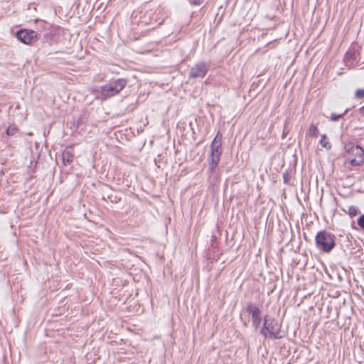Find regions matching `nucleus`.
Wrapping results in <instances>:
<instances>
[{"label": "nucleus", "mask_w": 364, "mask_h": 364, "mask_svg": "<svg viewBox=\"0 0 364 364\" xmlns=\"http://www.w3.org/2000/svg\"><path fill=\"white\" fill-rule=\"evenodd\" d=\"M320 144L321 145L326 148V149H331V144L330 142L327 140V137L325 134L322 135L321 136V139L320 140Z\"/></svg>", "instance_id": "9b49d317"}, {"label": "nucleus", "mask_w": 364, "mask_h": 364, "mask_svg": "<svg viewBox=\"0 0 364 364\" xmlns=\"http://www.w3.org/2000/svg\"><path fill=\"white\" fill-rule=\"evenodd\" d=\"M127 80L118 78L110 80L107 84L92 90L95 97L100 101H105L119 93L127 85Z\"/></svg>", "instance_id": "f257e3e1"}, {"label": "nucleus", "mask_w": 364, "mask_h": 364, "mask_svg": "<svg viewBox=\"0 0 364 364\" xmlns=\"http://www.w3.org/2000/svg\"><path fill=\"white\" fill-rule=\"evenodd\" d=\"M359 113L364 116V106L363 107H361L360 109H359Z\"/></svg>", "instance_id": "a211bd4d"}, {"label": "nucleus", "mask_w": 364, "mask_h": 364, "mask_svg": "<svg viewBox=\"0 0 364 364\" xmlns=\"http://www.w3.org/2000/svg\"><path fill=\"white\" fill-rule=\"evenodd\" d=\"M17 132V129L15 127H9L6 129V134L8 135H14Z\"/></svg>", "instance_id": "4468645a"}, {"label": "nucleus", "mask_w": 364, "mask_h": 364, "mask_svg": "<svg viewBox=\"0 0 364 364\" xmlns=\"http://www.w3.org/2000/svg\"><path fill=\"white\" fill-rule=\"evenodd\" d=\"M358 225L362 228L364 229V215H362L358 219Z\"/></svg>", "instance_id": "dca6fc26"}, {"label": "nucleus", "mask_w": 364, "mask_h": 364, "mask_svg": "<svg viewBox=\"0 0 364 364\" xmlns=\"http://www.w3.org/2000/svg\"><path fill=\"white\" fill-rule=\"evenodd\" d=\"M283 178H284V183H287L288 182V174L287 173H284V176H283Z\"/></svg>", "instance_id": "f3484780"}, {"label": "nucleus", "mask_w": 364, "mask_h": 364, "mask_svg": "<svg viewBox=\"0 0 364 364\" xmlns=\"http://www.w3.org/2000/svg\"><path fill=\"white\" fill-rule=\"evenodd\" d=\"M246 311L251 315L253 325L257 327L261 322V311L259 308L252 303H249L247 305Z\"/></svg>", "instance_id": "0eeeda50"}, {"label": "nucleus", "mask_w": 364, "mask_h": 364, "mask_svg": "<svg viewBox=\"0 0 364 364\" xmlns=\"http://www.w3.org/2000/svg\"><path fill=\"white\" fill-rule=\"evenodd\" d=\"M335 240V235L326 230L319 231L315 237L316 247L326 253L330 252L334 248Z\"/></svg>", "instance_id": "7ed1b4c3"}, {"label": "nucleus", "mask_w": 364, "mask_h": 364, "mask_svg": "<svg viewBox=\"0 0 364 364\" xmlns=\"http://www.w3.org/2000/svg\"><path fill=\"white\" fill-rule=\"evenodd\" d=\"M352 151L355 155V157L350 159V164L353 166H361L364 163V151L357 146L352 148Z\"/></svg>", "instance_id": "6e6552de"}, {"label": "nucleus", "mask_w": 364, "mask_h": 364, "mask_svg": "<svg viewBox=\"0 0 364 364\" xmlns=\"http://www.w3.org/2000/svg\"><path fill=\"white\" fill-rule=\"evenodd\" d=\"M318 134V129L317 127L314 124H311L308 130V135L312 137H316Z\"/></svg>", "instance_id": "9d476101"}, {"label": "nucleus", "mask_w": 364, "mask_h": 364, "mask_svg": "<svg viewBox=\"0 0 364 364\" xmlns=\"http://www.w3.org/2000/svg\"><path fill=\"white\" fill-rule=\"evenodd\" d=\"M17 39L25 44H33L38 40L36 31L29 29H21L16 33Z\"/></svg>", "instance_id": "39448f33"}, {"label": "nucleus", "mask_w": 364, "mask_h": 364, "mask_svg": "<svg viewBox=\"0 0 364 364\" xmlns=\"http://www.w3.org/2000/svg\"><path fill=\"white\" fill-rule=\"evenodd\" d=\"M74 153L71 148L67 147L62 154L63 161L64 164H69L74 159Z\"/></svg>", "instance_id": "1a4fd4ad"}, {"label": "nucleus", "mask_w": 364, "mask_h": 364, "mask_svg": "<svg viewBox=\"0 0 364 364\" xmlns=\"http://www.w3.org/2000/svg\"><path fill=\"white\" fill-rule=\"evenodd\" d=\"M218 134L216 135L210 144V154L208 159L209 167L208 171L210 173H213L215 168L218 166L222 154L221 142L218 141Z\"/></svg>", "instance_id": "20e7f679"}, {"label": "nucleus", "mask_w": 364, "mask_h": 364, "mask_svg": "<svg viewBox=\"0 0 364 364\" xmlns=\"http://www.w3.org/2000/svg\"><path fill=\"white\" fill-rule=\"evenodd\" d=\"M355 96L358 98H363L364 97V89H358L356 90Z\"/></svg>", "instance_id": "2eb2a0df"}, {"label": "nucleus", "mask_w": 364, "mask_h": 364, "mask_svg": "<svg viewBox=\"0 0 364 364\" xmlns=\"http://www.w3.org/2000/svg\"><path fill=\"white\" fill-rule=\"evenodd\" d=\"M358 208L356 207H355V206L349 207L348 214L350 216H355L356 215H358Z\"/></svg>", "instance_id": "ddd939ff"}, {"label": "nucleus", "mask_w": 364, "mask_h": 364, "mask_svg": "<svg viewBox=\"0 0 364 364\" xmlns=\"http://www.w3.org/2000/svg\"><path fill=\"white\" fill-rule=\"evenodd\" d=\"M208 70V65L205 62L200 61L191 68L188 77L193 79L203 78L206 75Z\"/></svg>", "instance_id": "423d86ee"}, {"label": "nucleus", "mask_w": 364, "mask_h": 364, "mask_svg": "<svg viewBox=\"0 0 364 364\" xmlns=\"http://www.w3.org/2000/svg\"><path fill=\"white\" fill-rule=\"evenodd\" d=\"M348 109H346L345 112L341 114H336L335 113H332L331 114V117H330L331 120L333 121V122L338 121V119L342 118L348 112Z\"/></svg>", "instance_id": "f8f14e48"}, {"label": "nucleus", "mask_w": 364, "mask_h": 364, "mask_svg": "<svg viewBox=\"0 0 364 364\" xmlns=\"http://www.w3.org/2000/svg\"><path fill=\"white\" fill-rule=\"evenodd\" d=\"M281 327L282 326L277 320L266 316L260 333L266 338L279 339L284 337V335L282 334Z\"/></svg>", "instance_id": "f03ea898"}]
</instances>
